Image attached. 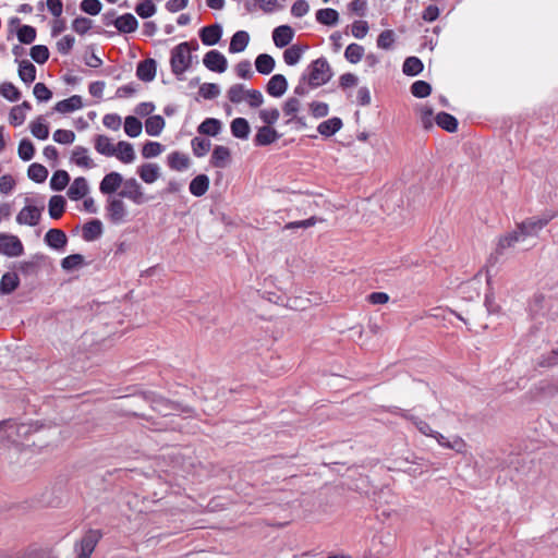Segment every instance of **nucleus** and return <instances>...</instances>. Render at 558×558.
Wrapping results in <instances>:
<instances>
[{"instance_id":"obj_51","label":"nucleus","mask_w":558,"mask_h":558,"mask_svg":"<svg viewBox=\"0 0 558 558\" xmlns=\"http://www.w3.org/2000/svg\"><path fill=\"white\" fill-rule=\"evenodd\" d=\"M411 94L416 98H425L432 93V85L426 81H415L411 85Z\"/></svg>"},{"instance_id":"obj_53","label":"nucleus","mask_w":558,"mask_h":558,"mask_svg":"<svg viewBox=\"0 0 558 558\" xmlns=\"http://www.w3.org/2000/svg\"><path fill=\"white\" fill-rule=\"evenodd\" d=\"M157 63L148 58L142 61V82H150L156 76Z\"/></svg>"},{"instance_id":"obj_13","label":"nucleus","mask_w":558,"mask_h":558,"mask_svg":"<svg viewBox=\"0 0 558 558\" xmlns=\"http://www.w3.org/2000/svg\"><path fill=\"white\" fill-rule=\"evenodd\" d=\"M294 37V31L289 25L277 26L272 31V40L277 48L287 47Z\"/></svg>"},{"instance_id":"obj_24","label":"nucleus","mask_w":558,"mask_h":558,"mask_svg":"<svg viewBox=\"0 0 558 558\" xmlns=\"http://www.w3.org/2000/svg\"><path fill=\"white\" fill-rule=\"evenodd\" d=\"M143 125L147 135L158 136L162 132L166 121L160 114H155L147 117Z\"/></svg>"},{"instance_id":"obj_38","label":"nucleus","mask_w":558,"mask_h":558,"mask_svg":"<svg viewBox=\"0 0 558 558\" xmlns=\"http://www.w3.org/2000/svg\"><path fill=\"white\" fill-rule=\"evenodd\" d=\"M307 49V46L301 45H292L287 48L283 52V61L287 65H295L301 60L304 51Z\"/></svg>"},{"instance_id":"obj_52","label":"nucleus","mask_w":558,"mask_h":558,"mask_svg":"<svg viewBox=\"0 0 558 558\" xmlns=\"http://www.w3.org/2000/svg\"><path fill=\"white\" fill-rule=\"evenodd\" d=\"M21 44L29 45L36 39V28L31 25H22L16 33Z\"/></svg>"},{"instance_id":"obj_40","label":"nucleus","mask_w":558,"mask_h":558,"mask_svg":"<svg viewBox=\"0 0 558 558\" xmlns=\"http://www.w3.org/2000/svg\"><path fill=\"white\" fill-rule=\"evenodd\" d=\"M424 69L422 60L417 57H408L402 65V72L408 76H416Z\"/></svg>"},{"instance_id":"obj_64","label":"nucleus","mask_w":558,"mask_h":558,"mask_svg":"<svg viewBox=\"0 0 558 558\" xmlns=\"http://www.w3.org/2000/svg\"><path fill=\"white\" fill-rule=\"evenodd\" d=\"M280 117V112L277 108L262 109L259 111L260 120L268 126L275 124Z\"/></svg>"},{"instance_id":"obj_43","label":"nucleus","mask_w":558,"mask_h":558,"mask_svg":"<svg viewBox=\"0 0 558 558\" xmlns=\"http://www.w3.org/2000/svg\"><path fill=\"white\" fill-rule=\"evenodd\" d=\"M87 153V148L76 146L72 153L73 162L83 168H92L94 165Z\"/></svg>"},{"instance_id":"obj_49","label":"nucleus","mask_w":558,"mask_h":558,"mask_svg":"<svg viewBox=\"0 0 558 558\" xmlns=\"http://www.w3.org/2000/svg\"><path fill=\"white\" fill-rule=\"evenodd\" d=\"M17 154L23 161H29L31 159H33L35 154V147L31 140L23 138L20 141Z\"/></svg>"},{"instance_id":"obj_8","label":"nucleus","mask_w":558,"mask_h":558,"mask_svg":"<svg viewBox=\"0 0 558 558\" xmlns=\"http://www.w3.org/2000/svg\"><path fill=\"white\" fill-rule=\"evenodd\" d=\"M43 209L44 207L38 208L36 206L26 205L17 214L16 222L19 225H27L31 227H35L39 223Z\"/></svg>"},{"instance_id":"obj_61","label":"nucleus","mask_w":558,"mask_h":558,"mask_svg":"<svg viewBox=\"0 0 558 558\" xmlns=\"http://www.w3.org/2000/svg\"><path fill=\"white\" fill-rule=\"evenodd\" d=\"M310 112L315 119L325 118L329 113V106L324 101H312L310 105Z\"/></svg>"},{"instance_id":"obj_18","label":"nucleus","mask_w":558,"mask_h":558,"mask_svg":"<svg viewBox=\"0 0 558 558\" xmlns=\"http://www.w3.org/2000/svg\"><path fill=\"white\" fill-rule=\"evenodd\" d=\"M66 242V234L60 229H49L45 234V243L53 250L64 248Z\"/></svg>"},{"instance_id":"obj_11","label":"nucleus","mask_w":558,"mask_h":558,"mask_svg":"<svg viewBox=\"0 0 558 558\" xmlns=\"http://www.w3.org/2000/svg\"><path fill=\"white\" fill-rule=\"evenodd\" d=\"M287 89L288 81L283 74L272 75L266 85L267 94L275 98H279L284 95Z\"/></svg>"},{"instance_id":"obj_17","label":"nucleus","mask_w":558,"mask_h":558,"mask_svg":"<svg viewBox=\"0 0 558 558\" xmlns=\"http://www.w3.org/2000/svg\"><path fill=\"white\" fill-rule=\"evenodd\" d=\"M524 241L521 234H519L518 228H515L513 231L502 235L499 238L497 247H496V255H502L505 250L509 247H513L517 243Z\"/></svg>"},{"instance_id":"obj_32","label":"nucleus","mask_w":558,"mask_h":558,"mask_svg":"<svg viewBox=\"0 0 558 558\" xmlns=\"http://www.w3.org/2000/svg\"><path fill=\"white\" fill-rule=\"evenodd\" d=\"M20 286V278L16 272H5L0 280V293L3 295L12 293Z\"/></svg>"},{"instance_id":"obj_23","label":"nucleus","mask_w":558,"mask_h":558,"mask_svg":"<svg viewBox=\"0 0 558 558\" xmlns=\"http://www.w3.org/2000/svg\"><path fill=\"white\" fill-rule=\"evenodd\" d=\"M250 43V35L246 31H238L235 32L229 44V52L230 53H239L246 49Z\"/></svg>"},{"instance_id":"obj_55","label":"nucleus","mask_w":558,"mask_h":558,"mask_svg":"<svg viewBox=\"0 0 558 558\" xmlns=\"http://www.w3.org/2000/svg\"><path fill=\"white\" fill-rule=\"evenodd\" d=\"M198 94L207 100L215 99L220 94V87L215 83H204L199 86Z\"/></svg>"},{"instance_id":"obj_46","label":"nucleus","mask_w":558,"mask_h":558,"mask_svg":"<svg viewBox=\"0 0 558 558\" xmlns=\"http://www.w3.org/2000/svg\"><path fill=\"white\" fill-rule=\"evenodd\" d=\"M165 150V146L159 142L147 141L142 145V157L154 158Z\"/></svg>"},{"instance_id":"obj_56","label":"nucleus","mask_w":558,"mask_h":558,"mask_svg":"<svg viewBox=\"0 0 558 558\" xmlns=\"http://www.w3.org/2000/svg\"><path fill=\"white\" fill-rule=\"evenodd\" d=\"M159 177V167L156 163L142 165V181L146 183L155 182Z\"/></svg>"},{"instance_id":"obj_44","label":"nucleus","mask_w":558,"mask_h":558,"mask_svg":"<svg viewBox=\"0 0 558 558\" xmlns=\"http://www.w3.org/2000/svg\"><path fill=\"white\" fill-rule=\"evenodd\" d=\"M27 175L34 182L43 183L47 180L48 170L45 166L35 162L28 167Z\"/></svg>"},{"instance_id":"obj_10","label":"nucleus","mask_w":558,"mask_h":558,"mask_svg":"<svg viewBox=\"0 0 558 558\" xmlns=\"http://www.w3.org/2000/svg\"><path fill=\"white\" fill-rule=\"evenodd\" d=\"M280 137H281V134L278 133L277 130H275L271 126L264 125V126L258 128L253 142H254L255 146L262 147V146H268V145L275 143Z\"/></svg>"},{"instance_id":"obj_5","label":"nucleus","mask_w":558,"mask_h":558,"mask_svg":"<svg viewBox=\"0 0 558 558\" xmlns=\"http://www.w3.org/2000/svg\"><path fill=\"white\" fill-rule=\"evenodd\" d=\"M24 253V246L19 236L0 233V254L7 257H19Z\"/></svg>"},{"instance_id":"obj_12","label":"nucleus","mask_w":558,"mask_h":558,"mask_svg":"<svg viewBox=\"0 0 558 558\" xmlns=\"http://www.w3.org/2000/svg\"><path fill=\"white\" fill-rule=\"evenodd\" d=\"M108 216L113 223H121L126 216L125 205L120 197H112L107 205Z\"/></svg>"},{"instance_id":"obj_35","label":"nucleus","mask_w":558,"mask_h":558,"mask_svg":"<svg viewBox=\"0 0 558 558\" xmlns=\"http://www.w3.org/2000/svg\"><path fill=\"white\" fill-rule=\"evenodd\" d=\"M276 65L275 59L268 53H260L255 59L256 71L263 75L270 74Z\"/></svg>"},{"instance_id":"obj_20","label":"nucleus","mask_w":558,"mask_h":558,"mask_svg":"<svg viewBox=\"0 0 558 558\" xmlns=\"http://www.w3.org/2000/svg\"><path fill=\"white\" fill-rule=\"evenodd\" d=\"M343 126V122L339 117H332L328 120L320 122L317 126V132L325 137H330L339 132Z\"/></svg>"},{"instance_id":"obj_19","label":"nucleus","mask_w":558,"mask_h":558,"mask_svg":"<svg viewBox=\"0 0 558 558\" xmlns=\"http://www.w3.org/2000/svg\"><path fill=\"white\" fill-rule=\"evenodd\" d=\"M517 228L519 230V234H521L524 240L529 236H536L543 229L536 217H531L521 221L517 225Z\"/></svg>"},{"instance_id":"obj_28","label":"nucleus","mask_w":558,"mask_h":558,"mask_svg":"<svg viewBox=\"0 0 558 558\" xmlns=\"http://www.w3.org/2000/svg\"><path fill=\"white\" fill-rule=\"evenodd\" d=\"M316 21L326 26H335L339 22V13L332 8L319 9L315 14Z\"/></svg>"},{"instance_id":"obj_7","label":"nucleus","mask_w":558,"mask_h":558,"mask_svg":"<svg viewBox=\"0 0 558 558\" xmlns=\"http://www.w3.org/2000/svg\"><path fill=\"white\" fill-rule=\"evenodd\" d=\"M222 33V26L219 23H215L202 27L198 32V35L203 45L210 47L217 45L220 41Z\"/></svg>"},{"instance_id":"obj_25","label":"nucleus","mask_w":558,"mask_h":558,"mask_svg":"<svg viewBox=\"0 0 558 558\" xmlns=\"http://www.w3.org/2000/svg\"><path fill=\"white\" fill-rule=\"evenodd\" d=\"M83 107L82 97L73 95L66 99L60 100L56 104L54 110L60 113H69L78 110Z\"/></svg>"},{"instance_id":"obj_54","label":"nucleus","mask_w":558,"mask_h":558,"mask_svg":"<svg viewBox=\"0 0 558 558\" xmlns=\"http://www.w3.org/2000/svg\"><path fill=\"white\" fill-rule=\"evenodd\" d=\"M84 264V256L81 254H71L62 258L61 267L65 271L74 270Z\"/></svg>"},{"instance_id":"obj_39","label":"nucleus","mask_w":558,"mask_h":558,"mask_svg":"<svg viewBox=\"0 0 558 558\" xmlns=\"http://www.w3.org/2000/svg\"><path fill=\"white\" fill-rule=\"evenodd\" d=\"M116 147L109 137L106 135H97L95 138V149L107 157H112L116 155Z\"/></svg>"},{"instance_id":"obj_22","label":"nucleus","mask_w":558,"mask_h":558,"mask_svg":"<svg viewBox=\"0 0 558 558\" xmlns=\"http://www.w3.org/2000/svg\"><path fill=\"white\" fill-rule=\"evenodd\" d=\"M88 184L85 178L80 177L74 179L68 190V196L72 201H80L88 193Z\"/></svg>"},{"instance_id":"obj_59","label":"nucleus","mask_w":558,"mask_h":558,"mask_svg":"<svg viewBox=\"0 0 558 558\" xmlns=\"http://www.w3.org/2000/svg\"><path fill=\"white\" fill-rule=\"evenodd\" d=\"M93 26V21L85 16H77L72 22V29L80 34H86Z\"/></svg>"},{"instance_id":"obj_26","label":"nucleus","mask_w":558,"mask_h":558,"mask_svg":"<svg viewBox=\"0 0 558 558\" xmlns=\"http://www.w3.org/2000/svg\"><path fill=\"white\" fill-rule=\"evenodd\" d=\"M222 129V123L216 118H206L198 126L197 132L202 135L217 136Z\"/></svg>"},{"instance_id":"obj_14","label":"nucleus","mask_w":558,"mask_h":558,"mask_svg":"<svg viewBox=\"0 0 558 558\" xmlns=\"http://www.w3.org/2000/svg\"><path fill=\"white\" fill-rule=\"evenodd\" d=\"M231 161V151L227 146L217 145L215 146L211 157L210 165L215 168L223 169L228 167Z\"/></svg>"},{"instance_id":"obj_36","label":"nucleus","mask_w":558,"mask_h":558,"mask_svg":"<svg viewBox=\"0 0 558 558\" xmlns=\"http://www.w3.org/2000/svg\"><path fill=\"white\" fill-rule=\"evenodd\" d=\"M116 151L114 156L124 163H130L136 158L132 144L124 141L117 144Z\"/></svg>"},{"instance_id":"obj_3","label":"nucleus","mask_w":558,"mask_h":558,"mask_svg":"<svg viewBox=\"0 0 558 558\" xmlns=\"http://www.w3.org/2000/svg\"><path fill=\"white\" fill-rule=\"evenodd\" d=\"M303 76L308 81L311 88H317L327 84L332 77V70L328 60L325 57H320L313 60L302 73Z\"/></svg>"},{"instance_id":"obj_15","label":"nucleus","mask_w":558,"mask_h":558,"mask_svg":"<svg viewBox=\"0 0 558 558\" xmlns=\"http://www.w3.org/2000/svg\"><path fill=\"white\" fill-rule=\"evenodd\" d=\"M122 189L118 193L120 198H129L133 201L135 204H140V184L136 179L131 178L122 183Z\"/></svg>"},{"instance_id":"obj_37","label":"nucleus","mask_w":558,"mask_h":558,"mask_svg":"<svg viewBox=\"0 0 558 558\" xmlns=\"http://www.w3.org/2000/svg\"><path fill=\"white\" fill-rule=\"evenodd\" d=\"M65 198L62 195H53L49 199L48 211L51 219H59L65 209Z\"/></svg>"},{"instance_id":"obj_48","label":"nucleus","mask_w":558,"mask_h":558,"mask_svg":"<svg viewBox=\"0 0 558 558\" xmlns=\"http://www.w3.org/2000/svg\"><path fill=\"white\" fill-rule=\"evenodd\" d=\"M0 95L9 101H17L21 98V92L10 82L0 85Z\"/></svg>"},{"instance_id":"obj_2","label":"nucleus","mask_w":558,"mask_h":558,"mask_svg":"<svg viewBox=\"0 0 558 558\" xmlns=\"http://www.w3.org/2000/svg\"><path fill=\"white\" fill-rule=\"evenodd\" d=\"M198 49V43L196 40L183 41L171 49L170 53V66L171 72L178 80L183 78L184 72H186L192 65L191 52Z\"/></svg>"},{"instance_id":"obj_50","label":"nucleus","mask_w":558,"mask_h":558,"mask_svg":"<svg viewBox=\"0 0 558 558\" xmlns=\"http://www.w3.org/2000/svg\"><path fill=\"white\" fill-rule=\"evenodd\" d=\"M31 58L38 64H44L48 61L50 52L45 45H35L31 48Z\"/></svg>"},{"instance_id":"obj_4","label":"nucleus","mask_w":558,"mask_h":558,"mask_svg":"<svg viewBox=\"0 0 558 558\" xmlns=\"http://www.w3.org/2000/svg\"><path fill=\"white\" fill-rule=\"evenodd\" d=\"M101 537L102 532L100 530L89 529L86 531L81 541L74 546L76 558H90Z\"/></svg>"},{"instance_id":"obj_6","label":"nucleus","mask_w":558,"mask_h":558,"mask_svg":"<svg viewBox=\"0 0 558 558\" xmlns=\"http://www.w3.org/2000/svg\"><path fill=\"white\" fill-rule=\"evenodd\" d=\"M204 65L211 72L223 73L227 71V58L218 50H209L203 58Z\"/></svg>"},{"instance_id":"obj_57","label":"nucleus","mask_w":558,"mask_h":558,"mask_svg":"<svg viewBox=\"0 0 558 558\" xmlns=\"http://www.w3.org/2000/svg\"><path fill=\"white\" fill-rule=\"evenodd\" d=\"M301 109V101L298 97H289L286 99L282 111L284 116L292 118L294 116H298V112Z\"/></svg>"},{"instance_id":"obj_30","label":"nucleus","mask_w":558,"mask_h":558,"mask_svg":"<svg viewBox=\"0 0 558 558\" xmlns=\"http://www.w3.org/2000/svg\"><path fill=\"white\" fill-rule=\"evenodd\" d=\"M138 22L131 13H124L117 17L116 28L121 33H132L137 28Z\"/></svg>"},{"instance_id":"obj_27","label":"nucleus","mask_w":558,"mask_h":558,"mask_svg":"<svg viewBox=\"0 0 558 558\" xmlns=\"http://www.w3.org/2000/svg\"><path fill=\"white\" fill-rule=\"evenodd\" d=\"M209 189V178L206 174H198L190 182V193L196 197L206 194Z\"/></svg>"},{"instance_id":"obj_21","label":"nucleus","mask_w":558,"mask_h":558,"mask_svg":"<svg viewBox=\"0 0 558 558\" xmlns=\"http://www.w3.org/2000/svg\"><path fill=\"white\" fill-rule=\"evenodd\" d=\"M102 234V223L98 219H93L86 222L82 229V238L86 242H93L99 239Z\"/></svg>"},{"instance_id":"obj_42","label":"nucleus","mask_w":558,"mask_h":558,"mask_svg":"<svg viewBox=\"0 0 558 558\" xmlns=\"http://www.w3.org/2000/svg\"><path fill=\"white\" fill-rule=\"evenodd\" d=\"M31 132L37 140L45 141L49 136V128L45 123L44 117H38L36 121L31 123Z\"/></svg>"},{"instance_id":"obj_60","label":"nucleus","mask_w":558,"mask_h":558,"mask_svg":"<svg viewBox=\"0 0 558 558\" xmlns=\"http://www.w3.org/2000/svg\"><path fill=\"white\" fill-rule=\"evenodd\" d=\"M124 132L130 137L140 136V119L135 116H129L124 121Z\"/></svg>"},{"instance_id":"obj_16","label":"nucleus","mask_w":558,"mask_h":558,"mask_svg":"<svg viewBox=\"0 0 558 558\" xmlns=\"http://www.w3.org/2000/svg\"><path fill=\"white\" fill-rule=\"evenodd\" d=\"M548 300L542 293H535L529 303V310L533 317L545 316L549 313Z\"/></svg>"},{"instance_id":"obj_29","label":"nucleus","mask_w":558,"mask_h":558,"mask_svg":"<svg viewBox=\"0 0 558 558\" xmlns=\"http://www.w3.org/2000/svg\"><path fill=\"white\" fill-rule=\"evenodd\" d=\"M168 166L172 170L175 171H183L189 168L190 166V158L187 155L181 153V151H172L167 157Z\"/></svg>"},{"instance_id":"obj_1","label":"nucleus","mask_w":558,"mask_h":558,"mask_svg":"<svg viewBox=\"0 0 558 558\" xmlns=\"http://www.w3.org/2000/svg\"><path fill=\"white\" fill-rule=\"evenodd\" d=\"M187 412L180 403L173 402L154 391H142V421L150 424L149 428L162 430L168 427L165 421H157L156 413L161 418Z\"/></svg>"},{"instance_id":"obj_58","label":"nucleus","mask_w":558,"mask_h":558,"mask_svg":"<svg viewBox=\"0 0 558 558\" xmlns=\"http://www.w3.org/2000/svg\"><path fill=\"white\" fill-rule=\"evenodd\" d=\"M395 43V33L391 29L383 31L377 37V47L380 49L389 50Z\"/></svg>"},{"instance_id":"obj_41","label":"nucleus","mask_w":558,"mask_h":558,"mask_svg":"<svg viewBox=\"0 0 558 558\" xmlns=\"http://www.w3.org/2000/svg\"><path fill=\"white\" fill-rule=\"evenodd\" d=\"M70 182V175L65 170H57L50 179V189L52 191H62Z\"/></svg>"},{"instance_id":"obj_62","label":"nucleus","mask_w":558,"mask_h":558,"mask_svg":"<svg viewBox=\"0 0 558 558\" xmlns=\"http://www.w3.org/2000/svg\"><path fill=\"white\" fill-rule=\"evenodd\" d=\"M227 96L231 102L240 104L244 96H246V90L242 84H234L228 89Z\"/></svg>"},{"instance_id":"obj_45","label":"nucleus","mask_w":558,"mask_h":558,"mask_svg":"<svg viewBox=\"0 0 558 558\" xmlns=\"http://www.w3.org/2000/svg\"><path fill=\"white\" fill-rule=\"evenodd\" d=\"M364 52L365 50L363 46L352 43L345 48L344 58L350 63L355 64L362 60Z\"/></svg>"},{"instance_id":"obj_31","label":"nucleus","mask_w":558,"mask_h":558,"mask_svg":"<svg viewBox=\"0 0 558 558\" xmlns=\"http://www.w3.org/2000/svg\"><path fill=\"white\" fill-rule=\"evenodd\" d=\"M435 122L439 128L449 133L456 132L459 125L457 118L445 111L437 113L435 117Z\"/></svg>"},{"instance_id":"obj_34","label":"nucleus","mask_w":558,"mask_h":558,"mask_svg":"<svg viewBox=\"0 0 558 558\" xmlns=\"http://www.w3.org/2000/svg\"><path fill=\"white\" fill-rule=\"evenodd\" d=\"M231 134L235 138L246 140L250 135V124L245 118H235L232 120L231 125Z\"/></svg>"},{"instance_id":"obj_33","label":"nucleus","mask_w":558,"mask_h":558,"mask_svg":"<svg viewBox=\"0 0 558 558\" xmlns=\"http://www.w3.org/2000/svg\"><path fill=\"white\" fill-rule=\"evenodd\" d=\"M19 77L25 84H31L36 78V68L29 60L19 61Z\"/></svg>"},{"instance_id":"obj_9","label":"nucleus","mask_w":558,"mask_h":558,"mask_svg":"<svg viewBox=\"0 0 558 558\" xmlns=\"http://www.w3.org/2000/svg\"><path fill=\"white\" fill-rule=\"evenodd\" d=\"M123 183V177L121 173L112 171L106 174L99 184V191L104 195H111L116 193Z\"/></svg>"},{"instance_id":"obj_63","label":"nucleus","mask_w":558,"mask_h":558,"mask_svg":"<svg viewBox=\"0 0 558 558\" xmlns=\"http://www.w3.org/2000/svg\"><path fill=\"white\" fill-rule=\"evenodd\" d=\"M80 9L89 15H97L102 9V4L99 0H82Z\"/></svg>"},{"instance_id":"obj_47","label":"nucleus","mask_w":558,"mask_h":558,"mask_svg":"<svg viewBox=\"0 0 558 558\" xmlns=\"http://www.w3.org/2000/svg\"><path fill=\"white\" fill-rule=\"evenodd\" d=\"M191 146L196 157H204L209 151L211 144L209 140L196 136L191 141Z\"/></svg>"}]
</instances>
